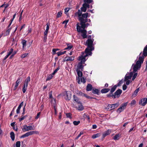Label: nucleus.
I'll return each instance as SVG.
<instances>
[{
  "instance_id": "nucleus-60",
  "label": "nucleus",
  "mask_w": 147,
  "mask_h": 147,
  "mask_svg": "<svg viewBox=\"0 0 147 147\" xmlns=\"http://www.w3.org/2000/svg\"><path fill=\"white\" fill-rule=\"evenodd\" d=\"M70 9L68 8H66L65 9V14H66L69 11Z\"/></svg>"
},
{
  "instance_id": "nucleus-15",
  "label": "nucleus",
  "mask_w": 147,
  "mask_h": 147,
  "mask_svg": "<svg viewBox=\"0 0 147 147\" xmlns=\"http://www.w3.org/2000/svg\"><path fill=\"white\" fill-rule=\"evenodd\" d=\"M74 57L73 56L66 57L64 58V61H71L74 60Z\"/></svg>"
},
{
  "instance_id": "nucleus-55",
  "label": "nucleus",
  "mask_w": 147,
  "mask_h": 147,
  "mask_svg": "<svg viewBox=\"0 0 147 147\" xmlns=\"http://www.w3.org/2000/svg\"><path fill=\"white\" fill-rule=\"evenodd\" d=\"M137 75V73H135L133 75V77H132V80H134L136 78Z\"/></svg>"
},
{
  "instance_id": "nucleus-5",
  "label": "nucleus",
  "mask_w": 147,
  "mask_h": 147,
  "mask_svg": "<svg viewBox=\"0 0 147 147\" xmlns=\"http://www.w3.org/2000/svg\"><path fill=\"white\" fill-rule=\"evenodd\" d=\"M119 106L118 103H115L112 105L108 104L105 109L107 111H111L117 108Z\"/></svg>"
},
{
  "instance_id": "nucleus-57",
  "label": "nucleus",
  "mask_w": 147,
  "mask_h": 147,
  "mask_svg": "<svg viewBox=\"0 0 147 147\" xmlns=\"http://www.w3.org/2000/svg\"><path fill=\"white\" fill-rule=\"evenodd\" d=\"M19 84L16 83L15 86L13 88V90H16V89L17 88Z\"/></svg>"
},
{
  "instance_id": "nucleus-13",
  "label": "nucleus",
  "mask_w": 147,
  "mask_h": 147,
  "mask_svg": "<svg viewBox=\"0 0 147 147\" xmlns=\"http://www.w3.org/2000/svg\"><path fill=\"white\" fill-rule=\"evenodd\" d=\"M133 72H131L129 73L128 72L125 77L124 81H126L127 80L131 79L133 75Z\"/></svg>"
},
{
  "instance_id": "nucleus-11",
  "label": "nucleus",
  "mask_w": 147,
  "mask_h": 147,
  "mask_svg": "<svg viewBox=\"0 0 147 147\" xmlns=\"http://www.w3.org/2000/svg\"><path fill=\"white\" fill-rule=\"evenodd\" d=\"M86 57L82 55L81 56L79 57L78 60L80 61L78 63L79 64H83L86 61L85 58Z\"/></svg>"
},
{
  "instance_id": "nucleus-34",
  "label": "nucleus",
  "mask_w": 147,
  "mask_h": 147,
  "mask_svg": "<svg viewBox=\"0 0 147 147\" xmlns=\"http://www.w3.org/2000/svg\"><path fill=\"white\" fill-rule=\"evenodd\" d=\"M117 87L116 85H114L111 89L110 92H111V93H113Z\"/></svg>"
},
{
  "instance_id": "nucleus-24",
  "label": "nucleus",
  "mask_w": 147,
  "mask_h": 147,
  "mask_svg": "<svg viewBox=\"0 0 147 147\" xmlns=\"http://www.w3.org/2000/svg\"><path fill=\"white\" fill-rule=\"evenodd\" d=\"M76 71L77 72V74L78 77H82V73L81 71L80 70H76Z\"/></svg>"
},
{
  "instance_id": "nucleus-41",
  "label": "nucleus",
  "mask_w": 147,
  "mask_h": 147,
  "mask_svg": "<svg viewBox=\"0 0 147 147\" xmlns=\"http://www.w3.org/2000/svg\"><path fill=\"white\" fill-rule=\"evenodd\" d=\"M85 3H90L93 2V0H83Z\"/></svg>"
},
{
  "instance_id": "nucleus-9",
  "label": "nucleus",
  "mask_w": 147,
  "mask_h": 147,
  "mask_svg": "<svg viewBox=\"0 0 147 147\" xmlns=\"http://www.w3.org/2000/svg\"><path fill=\"white\" fill-rule=\"evenodd\" d=\"M94 39L92 40L91 39H88L86 42V45H87L88 47L91 48H94L93 46Z\"/></svg>"
},
{
  "instance_id": "nucleus-29",
  "label": "nucleus",
  "mask_w": 147,
  "mask_h": 147,
  "mask_svg": "<svg viewBox=\"0 0 147 147\" xmlns=\"http://www.w3.org/2000/svg\"><path fill=\"white\" fill-rule=\"evenodd\" d=\"M10 137L12 141L15 140V134L13 132H11L10 133Z\"/></svg>"
},
{
  "instance_id": "nucleus-4",
  "label": "nucleus",
  "mask_w": 147,
  "mask_h": 147,
  "mask_svg": "<svg viewBox=\"0 0 147 147\" xmlns=\"http://www.w3.org/2000/svg\"><path fill=\"white\" fill-rule=\"evenodd\" d=\"M94 48H90L88 47L85 49L84 52H82V54L86 57L88 55L91 56L92 55V51L94 50Z\"/></svg>"
},
{
  "instance_id": "nucleus-2",
  "label": "nucleus",
  "mask_w": 147,
  "mask_h": 147,
  "mask_svg": "<svg viewBox=\"0 0 147 147\" xmlns=\"http://www.w3.org/2000/svg\"><path fill=\"white\" fill-rule=\"evenodd\" d=\"M89 15L88 13H83L82 17L78 18V20L80 22V24L81 25V27L83 29L86 28V26L85 23L88 22V19Z\"/></svg>"
},
{
  "instance_id": "nucleus-46",
  "label": "nucleus",
  "mask_w": 147,
  "mask_h": 147,
  "mask_svg": "<svg viewBox=\"0 0 147 147\" xmlns=\"http://www.w3.org/2000/svg\"><path fill=\"white\" fill-rule=\"evenodd\" d=\"M16 147H20V141H17L16 143Z\"/></svg>"
},
{
  "instance_id": "nucleus-47",
  "label": "nucleus",
  "mask_w": 147,
  "mask_h": 147,
  "mask_svg": "<svg viewBox=\"0 0 147 147\" xmlns=\"http://www.w3.org/2000/svg\"><path fill=\"white\" fill-rule=\"evenodd\" d=\"M80 79L81 82H82L84 84L86 82V78H85L84 77H82V78H80Z\"/></svg>"
},
{
  "instance_id": "nucleus-40",
  "label": "nucleus",
  "mask_w": 147,
  "mask_h": 147,
  "mask_svg": "<svg viewBox=\"0 0 147 147\" xmlns=\"http://www.w3.org/2000/svg\"><path fill=\"white\" fill-rule=\"evenodd\" d=\"M76 29L77 30L78 32H81L82 30L81 28V27L79 25H77L76 27Z\"/></svg>"
},
{
  "instance_id": "nucleus-49",
  "label": "nucleus",
  "mask_w": 147,
  "mask_h": 147,
  "mask_svg": "<svg viewBox=\"0 0 147 147\" xmlns=\"http://www.w3.org/2000/svg\"><path fill=\"white\" fill-rule=\"evenodd\" d=\"M122 80H122L121 81H120L117 84L115 85L117 87L120 86L122 83L123 82L122 81Z\"/></svg>"
},
{
  "instance_id": "nucleus-39",
  "label": "nucleus",
  "mask_w": 147,
  "mask_h": 147,
  "mask_svg": "<svg viewBox=\"0 0 147 147\" xmlns=\"http://www.w3.org/2000/svg\"><path fill=\"white\" fill-rule=\"evenodd\" d=\"M84 5L85 6H86V8H92V5H91L90 6V5L87 3H84Z\"/></svg>"
},
{
  "instance_id": "nucleus-10",
  "label": "nucleus",
  "mask_w": 147,
  "mask_h": 147,
  "mask_svg": "<svg viewBox=\"0 0 147 147\" xmlns=\"http://www.w3.org/2000/svg\"><path fill=\"white\" fill-rule=\"evenodd\" d=\"M36 131H29L25 134L22 135L20 137V138H23L26 137H27L35 133H36Z\"/></svg>"
},
{
  "instance_id": "nucleus-56",
  "label": "nucleus",
  "mask_w": 147,
  "mask_h": 147,
  "mask_svg": "<svg viewBox=\"0 0 147 147\" xmlns=\"http://www.w3.org/2000/svg\"><path fill=\"white\" fill-rule=\"evenodd\" d=\"M66 115L67 118H71V115L70 113H68L66 114Z\"/></svg>"
},
{
  "instance_id": "nucleus-7",
  "label": "nucleus",
  "mask_w": 147,
  "mask_h": 147,
  "mask_svg": "<svg viewBox=\"0 0 147 147\" xmlns=\"http://www.w3.org/2000/svg\"><path fill=\"white\" fill-rule=\"evenodd\" d=\"M23 127V128H22V130L24 132L34 130V129L32 126H27L26 125H24Z\"/></svg>"
},
{
  "instance_id": "nucleus-23",
  "label": "nucleus",
  "mask_w": 147,
  "mask_h": 147,
  "mask_svg": "<svg viewBox=\"0 0 147 147\" xmlns=\"http://www.w3.org/2000/svg\"><path fill=\"white\" fill-rule=\"evenodd\" d=\"M146 100V98H144L141 99L139 101V104L141 105L142 106H144L145 105H143V102H144Z\"/></svg>"
},
{
  "instance_id": "nucleus-19",
  "label": "nucleus",
  "mask_w": 147,
  "mask_h": 147,
  "mask_svg": "<svg viewBox=\"0 0 147 147\" xmlns=\"http://www.w3.org/2000/svg\"><path fill=\"white\" fill-rule=\"evenodd\" d=\"M92 92L94 94H97L98 95H99L100 94L99 90L95 88H93L92 90Z\"/></svg>"
},
{
  "instance_id": "nucleus-44",
  "label": "nucleus",
  "mask_w": 147,
  "mask_h": 147,
  "mask_svg": "<svg viewBox=\"0 0 147 147\" xmlns=\"http://www.w3.org/2000/svg\"><path fill=\"white\" fill-rule=\"evenodd\" d=\"M136 103V101L134 100H132L130 103V105L131 106L134 105Z\"/></svg>"
},
{
  "instance_id": "nucleus-61",
  "label": "nucleus",
  "mask_w": 147,
  "mask_h": 147,
  "mask_svg": "<svg viewBox=\"0 0 147 147\" xmlns=\"http://www.w3.org/2000/svg\"><path fill=\"white\" fill-rule=\"evenodd\" d=\"M127 86L125 84H124L123 86V90H125L127 88Z\"/></svg>"
},
{
  "instance_id": "nucleus-32",
  "label": "nucleus",
  "mask_w": 147,
  "mask_h": 147,
  "mask_svg": "<svg viewBox=\"0 0 147 147\" xmlns=\"http://www.w3.org/2000/svg\"><path fill=\"white\" fill-rule=\"evenodd\" d=\"M11 29V28H9V29H8L6 30V32H5V34H3V36H6L8 35L9 34V32L10 31Z\"/></svg>"
},
{
  "instance_id": "nucleus-27",
  "label": "nucleus",
  "mask_w": 147,
  "mask_h": 147,
  "mask_svg": "<svg viewBox=\"0 0 147 147\" xmlns=\"http://www.w3.org/2000/svg\"><path fill=\"white\" fill-rule=\"evenodd\" d=\"M67 47L65 48L64 50H70L73 47L72 45L70 43L67 44Z\"/></svg>"
},
{
  "instance_id": "nucleus-17",
  "label": "nucleus",
  "mask_w": 147,
  "mask_h": 147,
  "mask_svg": "<svg viewBox=\"0 0 147 147\" xmlns=\"http://www.w3.org/2000/svg\"><path fill=\"white\" fill-rule=\"evenodd\" d=\"M92 86L90 84H88L86 87V90L87 91H89L92 90Z\"/></svg>"
},
{
  "instance_id": "nucleus-21",
  "label": "nucleus",
  "mask_w": 147,
  "mask_h": 147,
  "mask_svg": "<svg viewBox=\"0 0 147 147\" xmlns=\"http://www.w3.org/2000/svg\"><path fill=\"white\" fill-rule=\"evenodd\" d=\"M84 69V66L80 64H78L77 66V70L81 69L82 71Z\"/></svg>"
},
{
  "instance_id": "nucleus-63",
  "label": "nucleus",
  "mask_w": 147,
  "mask_h": 147,
  "mask_svg": "<svg viewBox=\"0 0 147 147\" xmlns=\"http://www.w3.org/2000/svg\"><path fill=\"white\" fill-rule=\"evenodd\" d=\"M23 102H22L20 104V105L18 106V108H20V109H21V107H22V106H23Z\"/></svg>"
},
{
  "instance_id": "nucleus-3",
  "label": "nucleus",
  "mask_w": 147,
  "mask_h": 147,
  "mask_svg": "<svg viewBox=\"0 0 147 147\" xmlns=\"http://www.w3.org/2000/svg\"><path fill=\"white\" fill-rule=\"evenodd\" d=\"M84 3L83 4L82 7L80 9L81 10L78 9V11L75 12L74 13V16H78V18L82 17V12H85L86 11L87 8L86 6L84 5Z\"/></svg>"
},
{
  "instance_id": "nucleus-35",
  "label": "nucleus",
  "mask_w": 147,
  "mask_h": 147,
  "mask_svg": "<svg viewBox=\"0 0 147 147\" xmlns=\"http://www.w3.org/2000/svg\"><path fill=\"white\" fill-rule=\"evenodd\" d=\"M100 134L98 133L96 134H95L93 135L92 136V138L93 139H95L98 137L100 136Z\"/></svg>"
},
{
  "instance_id": "nucleus-12",
  "label": "nucleus",
  "mask_w": 147,
  "mask_h": 147,
  "mask_svg": "<svg viewBox=\"0 0 147 147\" xmlns=\"http://www.w3.org/2000/svg\"><path fill=\"white\" fill-rule=\"evenodd\" d=\"M122 92V90H121L119 89L117 90L114 93V95L113 96H114V98H116V97L117 98H118L120 96V95L121 94Z\"/></svg>"
},
{
  "instance_id": "nucleus-53",
  "label": "nucleus",
  "mask_w": 147,
  "mask_h": 147,
  "mask_svg": "<svg viewBox=\"0 0 147 147\" xmlns=\"http://www.w3.org/2000/svg\"><path fill=\"white\" fill-rule=\"evenodd\" d=\"M17 52L16 51H14L13 53L10 56L9 58L11 59L13 57V56L16 54Z\"/></svg>"
},
{
  "instance_id": "nucleus-30",
  "label": "nucleus",
  "mask_w": 147,
  "mask_h": 147,
  "mask_svg": "<svg viewBox=\"0 0 147 147\" xmlns=\"http://www.w3.org/2000/svg\"><path fill=\"white\" fill-rule=\"evenodd\" d=\"M120 135L119 134H116L113 138V139L115 140H118L120 138Z\"/></svg>"
},
{
  "instance_id": "nucleus-45",
  "label": "nucleus",
  "mask_w": 147,
  "mask_h": 147,
  "mask_svg": "<svg viewBox=\"0 0 147 147\" xmlns=\"http://www.w3.org/2000/svg\"><path fill=\"white\" fill-rule=\"evenodd\" d=\"M60 69L59 67V66L52 73V74L54 75L57 72V71Z\"/></svg>"
},
{
  "instance_id": "nucleus-22",
  "label": "nucleus",
  "mask_w": 147,
  "mask_h": 147,
  "mask_svg": "<svg viewBox=\"0 0 147 147\" xmlns=\"http://www.w3.org/2000/svg\"><path fill=\"white\" fill-rule=\"evenodd\" d=\"M79 104L78 109L80 111H82L84 109V107L83 106L82 103L81 102L80 103H79Z\"/></svg>"
},
{
  "instance_id": "nucleus-42",
  "label": "nucleus",
  "mask_w": 147,
  "mask_h": 147,
  "mask_svg": "<svg viewBox=\"0 0 147 147\" xmlns=\"http://www.w3.org/2000/svg\"><path fill=\"white\" fill-rule=\"evenodd\" d=\"M80 122V121H74L73 122V123L75 125H78Z\"/></svg>"
},
{
  "instance_id": "nucleus-64",
  "label": "nucleus",
  "mask_w": 147,
  "mask_h": 147,
  "mask_svg": "<svg viewBox=\"0 0 147 147\" xmlns=\"http://www.w3.org/2000/svg\"><path fill=\"white\" fill-rule=\"evenodd\" d=\"M25 80L29 82L30 80V77L28 76Z\"/></svg>"
},
{
  "instance_id": "nucleus-59",
  "label": "nucleus",
  "mask_w": 147,
  "mask_h": 147,
  "mask_svg": "<svg viewBox=\"0 0 147 147\" xmlns=\"http://www.w3.org/2000/svg\"><path fill=\"white\" fill-rule=\"evenodd\" d=\"M25 119V117H24L22 115L21 116V117L19 118V121L20 122L22 120Z\"/></svg>"
},
{
  "instance_id": "nucleus-16",
  "label": "nucleus",
  "mask_w": 147,
  "mask_h": 147,
  "mask_svg": "<svg viewBox=\"0 0 147 147\" xmlns=\"http://www.w3.org/2000/svg\"><path fill=\"white\" fill-rule=\"evenodd\" d=\"M81 32L82 34L81 36L83 38H87V36L86 35L87 31L86 30H82Z\"/></svg>"
},
{
  "instance_id": "nucleus-33",
  "label": "nucleus",
  "mask_w": 147,
  "mask_h": 147,
  "mask_svg": "<svg viewBox=\"0 0 147 147\" xmlns=\"http://www.w3.org/2000/svg\"><path fill=\"white\" fill-rule=\"evenodd\" d=\"M52 73L51 74L49 75L47 77L46 79V81H49L52 79L53 77V75Z\"/></svg>"
},
{
  "instance_id": "nucleus-26",
  "label": "nucleus",
  "mask_w": 147,
  "mask_h": 147,
  "mask_svg": "<svg viewBox=\"0 0 147 147\" xmlns=\"http://www.w3.org/2000/svg\"><path fill=\"white\" fill-rule=\"evenodd\" d=\"M83 117L85 119H87L89 122H90V118L88 115L86 113H84L83 115Z\"/></svg>"
},
{
  "instance_id": "nucleus-37",
  "label": "nucleus",
  "mask_w": 147,
  "mask_h": 147,
  "mask_svg": "<svg viewBox=\"0 0 147 147\" xmlns=\"http://www.w3.org/2000/svg\"><path fill=\"white\" fill-rule=\"evenodd\" d=\"M27 86V85L24 84L23 87L22 88V91L23 93H25V92Z\"/></svg>"
},
{
  "instance_id": "nucleus-14",
  "label": "nucleus",
  "mask_w": 147,
  "mask_h": 147,
  "mask_svg": "<svg viewBox=\"0 0 147 147\" xmlns=\"http://www.w3.org/2000/svg\"><path fill=\"white\" fill-rule=\"evenodd\" d=\"M111 132V131L110 129H108L107 131L104 132L102 136V138H104L107 136L109 135Z\"/></svg>"
},
{
  "instance_id": "nucleus-1",
  "label": "nucleus",
  "mask_w": 147,
  "mask_h": 147,
  "mask_svg": "<svg viewBox=\"0 0 147 147\" xmlns=\"http://www.w3.org/2000/svg\"><path fill=\"white\" fill-rule=\"evenodd\" d=\"M147 56V45L144 49L143 53L141 52L139 55L138 60L136 61L135 65L140 67L141 64L143 63L144 57Z\"/></svg>"
},
{
  "instance_id": "nucleus-38",
  "label": "nucleus",
  "mask_w": 147,
  "mask_h": 147,
  "mask_svg": "<svg viewBox=\"0 0 147 147\" xmlns=\"http://www.w3.org/2000/svg\"><path fill=\"white\" fill-rule=\"evenodd\" d=\"M66 52V51H64L61 52V51H59L57 53L58 56H60L61 55H62L65 53Z\"/></svg>"
},
{
  "instance_id": "nucleus-51",
  "label": "nucleus",
  "mask_w": 147,
  "mask_h": 147,
  "mask_svg": "<svg viewBox=\"0 0 147 147\" xmlns=\"http://www.w3.org/2000/svg\"><path fill=\"white\" fill-rule=\"evenodd\" d=\"M13 49H12V48H11V49H10V51L8 53H7V55L9 56L11 54V53L13 52Z\"/></svg>"
},
{
  "instance_id": "nucleus-36",
  "label": "nucleus",
  "mask_w": 147,
  "mask_h": 147,
  "mask_svg": "<svg viewBox=\"0 0 147 147\" xmlns=\"http://www.w3.org/2000/svg\"><path fill=\"white\" fill-rule=\"evenodd\" d=\"M140 67H138L136 65H134L133 67L134 72H136L138 70V69Z\"/></svg>"
},
{
  "instance_id": "nucleus-28",
  "label": "nucleus",
  "mask_w": 147,
  "mask_h": 147,
  "mask_svg": "<svg viewBox=\"0 0 147 147\" xmlns=\"http://www.w3.org/2000/svg\"><path fill=\"white\" fill-rule=\"evenodd\" d=\"M26 40H25L23 39L22 40L21 43L23 45V48H24V47H26Z\"/></svg>"
},
{
  "instance_id": "nucleus-58",
  "label": "nucleus",
  "mask_w": 147,
  "mask_h": 147,
  "mask_svg": "<svg viewBox=\"0 0 147 147\" xmlns=\"http://www.w3.org/2000/svg\"><path fill=\"white\" fill-rule=\"evenodd\" d=\"M49 98H52V91H51L50 92L49 94Z\"/></svg>"
},
{
  "instance_id": "nucleus-54",
  "label": "nucleus",
  "mask_w": 147,
  "mask_h": 147,
  "mask_svg": "<svg viewBox=\"0 0 147 147\" xmlns=\"http://www.w3.org/2000/svg\"><path fill=\"white\" fill-rule=\"evenodd\" d=\"M46 26H47L46 28V30H45L48 31L49 30V24L48 23H47L46 24Z\"/></svg>"
},
{
  "instance_id": "nucleus-18",
  "label": "nucleus",
  "mask_w": 147,
  "mask_h": 147,
  "mask_svg": "<svg viewBox=\"0 0 147 147\" xmlns=\"http://www.w3.org/2000/svg\"><path fill=\"white\" fill-rule=\"evenodd\" d=\"M74 100L76 102L79 104L81 102L80 99L75 95H74Z\"/></svg>"
},
{
  "instance_id": "nucleus-6",
  "label": "nucleus",
  "mask_w": 147,
  "mask_h": 147,
  "mask_svg": "<svg viewBox=\"0 0 147 147\" xmlns=\"http://www.w3.org/2000/svg\"><path fill=\"white\" fill-rule=\"evenodd\" d=\"M127 102H125L124 103L122 104L120 108L118 109L117 111V112L119 113H120L121 112L123 111L126 107L127 105Z\"/></svg>"
},
{
  "instance_id": "nucleus-20",
  "label": "nucleus",
  "mask_w": 147,
  "mask_h": 147,
  "mask_svg": "<svg viewBox=\"0 0 147 147\" xmlns=\"http://www.w3.org/2000/svg\"><path fill=\"white\" fill-rule=\"evenodd\" d=\"M110 89L108 88H104L102 89L101 90L102 93H106L109 91Z\"/></svg>"
},
{
  "instance_id": "nucleus-52",
  "label": "nucleus",
  "mask_w": 147,
  "mask_h": 147,
  "mask_svg": "<svg viewBox=\"0 0 147 147\" xmlns=\"http://www.w3.org/2000/svg\"><path fill=\"white\" fill-rule=\"evenodd\" d=\"M139 90V88H138L137 89H136V90L134 92V94H135V95H136L138 92Z\"/></svg>"
},
{
  "instance_id": "nucleus-25",
  "label": "nucleus",
  "mask_w": 147,
  "mask_h": 147,
  "mask_svg": "<svg viewBox=\"0 0 147 147\" xmlns=\"http://www.w3.org/2000/svg\"><path fill=\"white\" fill-rule=\"evenodd\" d=\"M76 93L78 95L82 96H83V95H84V93L80 91L77 90L76 91Z\"/></svg>"
},
{
  "instance_id": "nucleus-31",
  "label": "nucleus",
  "mask_w": 147,
  "mask_h": 147,
  "mask_svg": "<svg viewBox=\"0 0 147 147\" xmlns=\"http://www.w3.org/2000/svg\"><path fill=\"white\" fill-rule=\"evenodd\" d=\"M22 77H19L18 78V80L16 81V83L18 84H19L20 83H21L22 82Z\"/></svg>"
},
{
  "instance_id": "nucleus-48",
  "label": "nucleus",
  "mask_w": 147,
  "mask_h": 147,
  "mask_svg": "<svg viewBox=\"0 0 147 147\" xmlns=\"http://www.w3.org/2000/svg\"><path fill=\"white\" fill-rule=\"evenodd\" d=\"M28 53H25L22 55L21 57L22 58H23L26 57L28 55Z\"/></svg>"
},
{
  "instance_id": "nucleus-8",
  "label": "nucleus",
  "mask_w": 147,
  "mask_h": 147,
  "mask_svg": "<svg viewBox=\"0 0 147 147\" xmlns=\"http://www.w3.org/2000/svg\"><path fill=\"white\" fill-rule=\"evenodd\" d=\"M65 98L67 100H69L71 98V92L69 91H66L65 94Z\"/></svg>"
},
{
  "instance_id": "nucleus-62",
  "label": "nucleus",
  "mask_w": 147,
  "mask_h": 147,
  "mask_svg": "<svg viewBox=\"0 0 147 147\" xmlns=\"http://www.w3.org/2000/svg\"><path fill=\"white\" fill-rule=\"evenodd\" d=\"M40 112H39L38 113L37 115L35 117V119H37L39 117V116L40 115Z\"/></svg>"
},
{
  "instance_id": "nucleus-50",
  "label": "nucleus",
  "mask_w": 147,
  "mask_h": 147,
  "mask_svg": "<svg viewBox=\"0 0 147 147\" xmlns=\"http://www.w3.org/2000/svg\"><path fill=\"white\" fill-rule=\"evenodd\" d=\"M113 95H114V94H113V93H111V92H110L109 94H107V96L109 97L111 96L114 98V97L113 96Z\"/></svg>"
},
{
  "instance_id": "nucleus-43",
  "label": "nucleus",
  "mask_w": 147,
  "mask_h": 147,
  "mask_svg": "<svg viewBox=\"0 0 147 147\" xmlns=\"http://www.w3.org/2000/svg\"><path fill=\"white\" fill-rule=\"evenodd\" d=\"M62 14V13L61 12V11H59V12H58V13H57V18H59L61 16Z\"/></svg>"
}]
</instances>
